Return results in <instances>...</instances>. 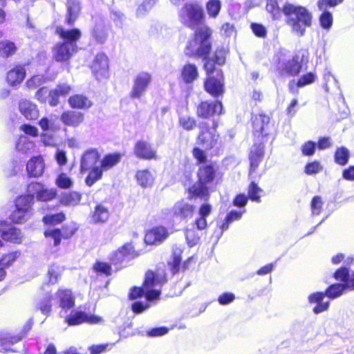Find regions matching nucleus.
<instances>
[{
    "instance_id": "f257e3e1",
    "label": "nucleus",
    "mask_w": 354,
    "mask_h": 354,
    "mask_svg": "<svg viewBox=\"0 0 354 354\" xmlns=\"http://www.w3.org/2000/svg\"><path fill=\"white\" fill-rule=\"evenodd\" d=\"M212 33V28L207 25L197 27L187 43L185 54L189 58L203 60V69L206 75L203 82L204 90L217 98L225 93V77L221 67L226 63L227 50L220 46L210 55Z\"/></svg>"
},
{
    "instance_id": "f03ea898",
    "label": "nucleus",
    "mask_w": 354,
    "mask_h": 354,
    "mask_svg": "<svg viewBox=\"0 0 354 354\" xmlns=\"http://www.w3.org/2000/svg\"><path fill=\"white\" fill-rule=\"evenodd\" d=\"M55 34L62 41L55 43L52 47L53 59L58 63L69 64L74 55L78 51L77 42L82 37V32L77 28L64 29L57 26Z\"/></svg>"
},
{
    "instance_id": "7ed1b4c3",
    "label": "nucleus",
    "mask_w": 354,
    "mask_h": 354,
    "mask_svg": "<svg viewBox=\"0 0 354 354\" xmlns=\"http://www.w3.org/2000/svg\"><path fill=\"white\" fill-rule=\"evenodd\" d=\"M217 177V167L214 162L198 166L196 171L197 180L185 189L190 201L200 199L209 201L211 196L209 186L214 183Z\"/></svg>"
},
{
    "instance_id": "20e7f679",
    "label": "nucleus",
    "mask_w": 354,
    "mask_h": 354,
    "mask_svg": "<svg viewBox=\"0 0 354 354\" xmlns=\"http://www.w3.org/2000/svg\"><path fill=\"white\" fill-rule=\"evenodd\" d=\"M282 12L286 24L298 37L304 36L306 29L313 26V14L306 6L286 2L282 7Z\"/></svg>"
},
{
    "instance_id": "39448f33",
    "label": "nucleus",
    "mask_w": 354,
    "mask_h": 354,
    "mask_svg": "<svg viewBox=\"0 0 354 354\" xmlns=\"http://www.w3.org/2000/svg\"><path fill=\"white\" fill-rule=\"evenodd\" d=\"M199 131L196 140V144L206 150L219 149L222 142L217 129L218 121L213 120L212 126L206 122H201L198 126Z\"/></svg>"
},
{
    "instance_id": "423d86ee",
    "label": "nucleus",
    "mask_w": 354,
    "mask_h": 354,
    "mask_svg": "<svg viewBox=\"0 0 354 354\" xmlns=\"http://www.w3.org/2000/svg\"><path fill=\"white\" fill-rule=\"evenodd\" d=\"M178 19L183 26L194 29L205 21L203 8L196 1L186 2L178 12Z\"/></svg>"
},
{
    "instance_id": "0eeeda50",
    "label": "nucleus",
    "mask_w": 354,
    "mask_h": 354,
    "mask_svg": "<svg viewBox=\"0 0 354 354\" xmlns=\"http://www.w3.org/2000/svg\"><path fill=\"white\" fill-rule=\"evenodd\" d=\"M167 274L163 268L156 267L154 270H148L145 274L143 286L145 287V297L151 301L159 298L160 290L153 289L155 286H161L167 282Z\"/></svg>"
},
{
    "instance_id": "6e6552de",
    "label": "nucleus",
    "mask_w": 354,
    "mask_h": 354,
    "mask_svg": "<svg viewBox=\"0 0 354 354\" xmlns=\"http://www.w3.org/2000/svg\"><path fill=\"white\" fill-rule=\"evenodd\" d=\"M252 133L254 140L267 141L270 134V117L263 112L251 117Z\"/></svg>"
},
{
    "instance_id": "1a4fd4ad",
    "label": "nucleus",
    "mask_w": 354,
    "mask_h": 354,
    "mask_svg": "<svg viewBox=\"0 0 354 354\" xmlns=\"http://www.w3.org/2000/svg\"><path fill=\"white\" fill-rule=\"evenodd\" d=\"M195 113L199 119L207 120L223 113V103L220 100H203L195 106Z\"/></svg>"
},
{
    "instance_id": "9d476101",
    "label": "nucleus",
    "mask_w": 354,
    "mask_h": 354,
    "mask_svg": "<svg viewBox=\"0 0 354 354\" xmlns=\"http://www.w3.org/2000/svg\"><path fill=\"white\" fill-rule=\"evenodd\" d=\"M90 68L97 80L102 81L109 79L110 72L108 56L104 53H97L90 65Z\"/></svg>"
},
{
    "instance_id": "9b49d317",
    "label": "nucleus",
    "mask_w": 354,
    "mask_h": 354,
    "mask_svg": "<svg viewBox=\"0 0 354 354\" xmlns=\"http://www.w3.org/2000/svg\"><path fill=\"white\" fill-rule=\"evenodd\" d=\"M27 192L31 193L37 201L41 202H48L53 201L57 196V192L55 189H48L39 182L34 181L30 183L27 186Z\"/></svg>"
},
{
    "instance_id": "f8f14e48",
    "label": "nucleus",
    "mask_w": 354,
    "mask_h": 354,
    "mask_svg": "<svg viewBox=\"0 0 354 354\" xmlns=\"http://www.w3.org/2000/svg\"><path fill=\"white\" fill-rule=\"evenodd\" d=\"M103 321L100 316L93 314H88L82 310L72 311L65 317V322L68 326H77L84 323L96 324Z\"/></svg>"
},
{
    "instance_id": "ddd939ff",
    "label": "nucleus",
    "mask_w": 354,
    "mask_h": 354,
    "mask_svg": "<svg viewBox=\"0 0 354 354\" xmlns=\"http://www.w3.org/2000/svg\"><path fill=\"white\" fill-rule=\"evenodd\" d=\"M133 153L136 158L141 160H157L158 156L152 145L145 140H138L133 147Z\"/></svg>"
},
{
    "instance_id": "4468645a",
    "label": "nucleus",
    "mask_w": 354,
    "mask_h": 354,
    "mask_svg": "<svg viewBox=\"0 0 354 354\" xmlns=\"http://www.w3.org/2000/svg\"><path fill=\"white\" fill-rule=\"evenodd\" d=\"M169 235V232L166 227L156 225L146 231L144 241L147 245H158L165 241Z\"/></svg>"
},
{
    "instance_id": "2eb2a0df",
    "label": "nucleus",
    "mask_w": 354,
    "mask_h": 354,
    "mask_svg": "<svg viewBox=\"0 0 354 354\" xmlns=\"http://www.w3.org/2000/svg\"><path fill=\"white\" fill-rule=\"evenodd\" d=\"M308 62V55L304 53L299 52L295 54L285 64L283 70L285 72L291 76H297L299 74L303 68V65Z\"/></svg>"
},
{
    "instance_id": "dca6fc26",
    "label": "nucleus",
    "mask_w": 354,
    "mask_h": 354,
    "mask_svg": "<svg viewBox=\"0 0 354 354\" xmlns=\"http://www.w3.org/2000/svg\"><path fill=\"white\" fill-rule=\"evenodd\" d=\"M265 141L254 140L248 154L250 160V173H254L259 167L265 154Z\"/></svg>"
},
{
    "instance_id": "f3484780",
    "label": "nucleus",
    "mask_w": 354,
    "mask_h": 354,
    "mask_svg": "<svg viewBox=\"0 0 354 354\" xmlns=\"http://www.w3.org/2000/svg\"><path fill=\"white\" fill-rule=\"evenodd\" d=\"M57 304L59 308L67 311L75 306V296L70 288L60 287L55 293Z\"/></svg>"
},
{
    "instance_id": "a211bd4d",
    "label": "nucleus",
    "mask_w": 354,
    "mask_h": 354,
    "mask_svg": "<svg viewBox=\"0 0 354 354\" xmlns=\"http://www.w3.org/2000/svg\"><path fill=\"white\" fill-rule=\"evenodd\" d=\"M171 212L173 218L187 220L194 216L195 206L183 200L179 201L173 205Z\"/></svg>"
},
{
    "instance_id": "6ab92c4d",
    "label": "nucleus",
    "mask_w": 354,
    "mask_h": 354,
    "mask_svg": "<svg viewBox=\"0 0 354 354\" xmlns=\"http://www.w3.org/2000/svg\"><path fill=\"white\" fill-rule=\"evenodd\" d=\"M151 80V76L149 73H139L134 80L133 87L130 93L131 98H139L146 91Z\"/></svg>"
},
{
    "instance_id": "aec40b11",
    "label": "nucleus",
    "mask_w": 354,
    "mask_h": 354,
    "mask_svg": "<svg viewBox=\"0 0 354 354\" xmlns=\"http://www.w3.org/2000/svg\"><path fill=\"white\" fill-rule=\"evenodd\" d=\"M60 120L64 126L77 128L84 122V114L75 110H66L60 115Z\"/></svg>"
},
{
    "instance_id": "412c9836",
    "label": "nucleus",
    "mask_w": 354,
    "mask_h": 354,
    "mask_svg": "<svg viewBox=\"0 0 354 354\" xmlns=\"http://www.w3.org/2000/svg\"><path fill=\"white\" fill-rule=\"evenodd\" d=\"M66 8L65 24L73 26L81 13V3L79 0H66Z\"/></svg>"
},
{
    "instance_id": "4be33fe9",
    "label": "nucleus",
    "mask_w": 354,
    "mask_h": 354,
    "mask_svg": "<svg viewBox=\"0 0 354 354\" xmlns=\"http://www.w3.org/2000/svg\"><path fill=\"white\" fill-rule=\"evenodd\" d=\"M45 165L41 155L32 157L26 163V171L28 177L38 178L41 176L44 170Z\"/></svg>"
},
{
    "instance_id": "5701e85b",
    "label": "nucleus",
    "mask_w": 354,
    "mask_h": 354,
    "mask_svg": "<svg viewBox=\"0 0 354 354\" xmlns=\"http://www.w3.org/2000/svg\"><path fill=\"white\" fill-rule=\"evenodd\" d=\"M68 104L73 110H88L93 105L92 100L86 95L76 93L71 95L68 99Z\"/></svg>"
},
{
    "instance_id": "b1692460",
    "label": "nucleus",
    "mask_w": 354,
    "mask_h": 354,
    "mask_svg": "<svg viewBox=\"0 0 354 354\" xmlns=\"http://www.w3.org/2000/svg\"><path fill=\"white\" fill-rule=\"evenodd\" d=\"M100 162V154L96 149L86 150L82 155L80 162V171H88L91 167Z\"/></svg>"
},
{
    "instance_id": "393cba45",
    "label": "nucleus",
    "mask_w": 354,
    "mask_h": 354,
    "mask_svg": "<svg viewBox=\"0 0 354 354\" xmlns=\"http://www.w3.org/2000/svg\"><path fill=\"white\" fill-rule=\"evenodd\" d=\"M326 296L324 292H315L309 295L308 297V302L310 304H316L313 308V311L315 314H319L328 309L330 305L329 301H324V299Z\"/></svg>"
},
{
    "instance_id": "a878e982",
    "label": "nucleus",
    "mask_w": 354,
    "mask_h": 354,
    "mask_svg": "<svg viewBox=\"0 0 354 354\" xmlns=\"http://www.w3.org/2000/svg\"><path fill=\"white\" fill-rule=\"evenodd\" d=\"M26 69L22 65H17L7 72L6 80L11 86L21 84L26 77Z\"/></svg>"
},
{
    "instance_id": "bb28decb",
    "label": "nucleus",
    "mask_w": 354,
    "mask_h": 354,
    "mask_svg": "<svg viewBox=\"0 0 354 354\" xmlns=\"http://www.w3.org/2000/svg\"><path fill=\"white\" fill-rule=\"evenodd\" d=\"M198 67L194 63H186L181 68L180 77L186 84H192L198 78Z\"/></svg>"
},
{
    "instance_id": "cd10ccee",
    "label": "nucleus",
    "mask_w": 354,
    "mask_h": 354,
    "mask_svg": "<svg viewBox=\"0 0 354 354\" xmlns=\"http://www.w3.org/2000/svg\"><path fill=\"white\" fill-rule=\"evenodd\" d=\"M19 109L20 113L28 120H35L39 115L36 104L27 100L19 102Z\"/></svg>"
},
{
    "instance_id": "c85d7f7f",
    "label": "nucleus",
    "mask_w": 354,
    "mask_h": 354,
    "mask_svg": "<svg viewBox=\"0 0 354 354\" xmlns=\"http://www.w3.org/2000/svg\"><path fill=\"white\" fill-rule=\"evenodd\" d=\"M90 217L93 223H105L109 218V209L102 203H99L91 213Z\"/></svg>"
},
{
    "instance_id": "c756f323",
    "label": "nucleus",
    "mask_w": 354,
    "mask_h": 354,
    "mask_svg": "<svg viewBox=\"0 0 354 354\" xmlns=\"http://www.w3.org/2000/svg\"><path fill=\"white\" fill-rule=\"evenodd\" d=\"M1 237L6 242L19 244L22 241L23 235L20 229L15 227H11L2 231L1 233Z\"/></svg>"
},
{
    "instance_id": "7c9ffc66",
    "label": "nucleus",
    "mask_w": 354,
    "mask_h": 354,
    "mask_svg": "<svg viewBox=\"0 0 354 354\" xmlns=\"http://www.w3.org/2000/svg\"><path fill=\"white\" fill-rule=\"evenodd\" d=\"M191 259V258H189L182 263V258L180 255L177 253H173L171 261L168 262L171 274L174 275L178 273L181 270H185L187 269Z\"/></svg>"
},
{
    "instance_id": "2f4dec72",
    "label": "nucleus",
    "mask_w": 354,
    "mask_h": 354,
    "mask_svg": "<svg viewBox=\"0 0 354 354\" xmlns=\"http://www.w3.org/2000/svg\"><path fill=\"white\" fill-rule=\"evenodd\" d=\"M17 44L10 40L0 41V59H8L14 56L17 52Z\"/></svg>"
},
{
    "instance_id": "473e14b6",
    "label": "nucleus",
    "mask_w": 354,
    "mask_h": 354,
    "mask_svg": "<svg viewBox=\"0 0 354 354\" xmlns=\"http://www.w3.org/2000/svg\"><path fill=\"white\" fill-rule=\"evenodd\" d=\"M122 154L120 152L109 153L104 156L100 165L104 171H108L116 166L120 161Z\"/></svg>"
},
{
    "instance_id": "72a5a7b5",
    "label": "nucleus",
    "mask_w": 354,
    "mask_h": 354,
    "mask_svg": "<svg viewBox=\"0 0 354 354\" xmlns=\"http://www.w3.org/2000/svg\"><path fill=\"white\" fill-rule=\"evenodd\" d=\"M65 270L64 266L59 265L57 263H51L48 269L47 276L48 283L55 285L58 283L60 279L62 272Z\"/></svg>"
},
{
    "instance_id": "f704fd0d",
    "label": "nucleus",
    "mask_w": 354,
    "mask_h": 354,
    "mask_svg": "<svg viewBox=\"0 0 354 354\" xmlns=\"http://www.w3.org/2000/svg\"><path fill=\"white\" fill-rule=\"evenodd\" d=\"M178 124L183 130L189 132L197 128L198 122L192 115L180 114L178 118Z\"/></svg>"
},
{
    "instance_id": "c9c22d12",
    "label": "nucleus",
    "mask_w": 354,
    "mask_h": 354,
    "mask_svg": "<svg viewBox=\"0 0 354 354\" xmlns=\"http://www.w3.org/2000/svg\"><path fill=\"white\" fill-rule=\"evenodd\" d=\"M82 195L77 192H68L64 193L59 198V203L63 206H75L81 201Z\"/></svg>"
},
{
    "instance_id": "e433bc0d",
    "label": "nucleus",
    "mask_w": 354,
    "mask_h": 354,
    "mask_svg": "<svg viewBox=\"0 0 354 354\" xmlns=\"http://www.w3.org/2000/svg\"><path fill=\"white\" fill-rule=\"evenodd\" d=\"M35 203L33 195L31 193L22 194L18 196L15 202V207H19L30 214L32 205Z\"/></svg>"
},
{
    "instance_id": "4c0bfd02",
    "label": "nucleus",
    "mask_w": 354,
    "mask_h": 354,
    "mask_svg": "<svg viewBox=\"0 0 354 354\" xmlns=\"http://www.w3.org/2000/svg\"><path fill=\"white\" fill-rule=\"evenodd\" d=\"M105 171L101 165L93 166L88 169V173L85 178V183L87 186H93L97 181L102 179L103 172Z\"/></svg>"
},
{
    "instance_id": "58836bf2",
    "label": "nucleus",
    "mask_w": 354,
    "mask_h": 354,
    "mask_svg": "<svg viewBox=\"0 0 354 354\" xmlns=\"http://www.w3.org/2000/svg\"><path fill=\"white\" fill-rule=\"evenodd\" d=\"M53 295L47 292L42 298H41L36 306V310L40 311L44 315H48L52 310Z\"/></svg>"
},
{
    "instance_id": "ea45409f",
    "label": "nucleus",
    "mask_w": 354,
    "mask_h": 354,
    "mask_svg": "<svg viewBox=\"0 0 354 354\" xmlns=\"http://www.w3.org/2000/svg\"><path fill=\"white\" fill-rule=\"evenodd\" d=\"M92 270L97 275L109 277L113 273V269L109 262L97 260L92 266Z\"/></svg>"
},
{
    "instance_id": "a19ab883",
    "label": "nucleus",
    "mask_w": 354,
    "mask_h": 354,
    "mask_svg": "<svg viewBox=\"0 0 354 354\" xmlns=\"http://www.w3.org/2000/svg\"><path fill=\"white\" fill-rule=\"evenodd\" d=\"M136 179L138 185L145 188L152 185L153 182L151 174L147 169L138 170L136 173Z\"/></svg>"
},
{
    "instance_id": "79ce46f5",
    "label": "nucleus",
    "mask_w": 354,
    "mask_h": 354,
    "mask_svg": "<svg viewBox=\"0 0 354 354\" xmlns=\"http://www.w3.org/2000/svg\"><path fill=\"white\" fill-rule=\"evenodd\" d=\"M58 228L60 230L63 239L68 240L73 238L77 234L80 229V226L76 222L71 221Z\"/></svg>"
},
{
    "instance_id": "37998d69",
    "label": "nucleus",
    "mask_w": 354,
    "mask_h": 354,
    "mask_svg": "<svg viewBox=\"0 0 354 354\" xmlns=\"http://www.w3.org/2000/svg\"><path fill=\"white\" fill-rule=\"evenodd\" d=\"M263 190L254 181L250 182L248 187V196L250 201L261 203Z\"/></svg>"
},
{
    "instance_id": "c03bdc74",
    "label": "nucleus",
    "mask_w": 354,
    "mask_h": 354,
    "mask_svg": "<svg viewBox=\"0 0 354 354\" xmlns=\"http://www.w3.org/2000/svg\"><path fill=\"white\" fill-rule=\"evenodd\" d=\"M126 259L128 257L135 258L140 256V252L136 250L132 242H127L116 250Z\"/></svg>"
},
{
    "instance_id": "a18cd8bd",
    "label": "nucleus",
    "mask_w": 354,
    "mask_h": 354,
    "mask_svg": "<svg viewBox=\"0 0 354 354\" xmlns=\"http://www.w3.org/2000/svg\"><path fill=\"white\" fill-rule=\"evenodd\" d=\"M66 218V214L63 212L56 214H46L42 218V222L47 225H57L63 223Z\"/></svg>"
},
{
    "instance_id": "49530a36",
    "label": "nucleus",
    "mask_w": 354,
    "mask_h": 354,
    "mask_svg": "<svg viewBox=\"0 0 354 354\" xmlns=\"http://www.w3.org/2000/svg\"><path fill=\"white\" fill-rule=\"evenodd\" d=\"M349 151L345 147H337L334 153L335 162L340 166L346 165L349 160Z\"/></svg>"
},
{
    "instance_id": "de8ad7c7",
    "label": "nucleus",
    "mask_w": 354,
    "mask_h": 354,
    "mask_svg": "<svg viewBox=\"0 0 354 354\" xmlns=\"http://www.w3.org/2000/svg\"><path fill=\"white\" fill-rule=\"evenodd\" d=\"M44 236L47 240L53 242L54 247L59 246L63 239L60 230L57 227L45 230Z\"/></svg>"
},
{
    "instance_id": "09e8293b",
    "label": "nucleus",
    "mask_w": 354,
    "mask_h": 354,
    "mask_svg": "<svg viewBox=\"0 0 354 354\" xmlns=\"http://www.w3.org/2000/svg\"><path fill=\"white\" fill-rule=\"evenodd\" d=\"M346 288H347L346 284L333 283L329 286L324 292L326 297L333 299L342 295Z\"/></svg>"
},
{
    "instance_id": "8fccbe9b",
    "label": "nucleus",
    "mask_w": 354,
    "mask_h": 354,
    "mask_svg": "<svg viewBox=\"0 0 354 354\" xmlns=\"http://www.w3.org/2000/svg\"><path fill=\"white\" fill-rule=\"evenodd\" d=\"M20 254L21 252L19 250L3 254L0 258V266L3 267L6 270L17 261Z\"/></svg>"
},
{
    "instance_id": "3c124183",
    "label": "nucleus",
    "mask_w": 354,
    "mask_h": 354,
    "mask_svg": "<svg viewBox=\"0 0 354 354\" xmlns=\"http://www.w3.org/2000/svg\"><path fill=\"white\" fill-rule=\"evenodd\" d=\"M30 216V214L28 212L19 207H15V210L10 215L9 218L12 223L21 224L25 223Z\"/></svg>"
},
{
    "instance_id": "603ef678",
    "label": "nucleus",
    "mask_w": 354,
    "mask_h": 354,
    "mask_svg": "<svg viewBox=\"0 0 354 354\" xmlns=\"http://www.w3.org/2000/svg\"><path fill=\"white\" fill-rule=\"evenodd\" d=\"M22 338L23 335H20L19 333H6L0 337V346L4 347L8 351L7 346L18 343Z\"/></svg>"
},
{
    "instance_id": "864d4df0",
    "label": "nucleus",
    "mask_w": 354,
    "mask_h": 354,
    "mask_svg": "<svg viewBox=\"0 0 354 354\" xmlns=\"http://www.w3.org/2000/svg\"><path fill=\"white\" fill-rule=\"evenodd\" d=\"M205 8L210 18H216L221 9V1L220 0H209L206 2Z\"/></svg>"
},
{
    "instance_id": "5fc2aeb1",
    "label": "nucleus",
    "mask_w": 354,
    "mask_h": 354,
    "mask_svg": "<svg viewBox=\"0 0 354 354\" xmlns=\"http://www.w3.org/2000/svg\"><path fill=\"white\" fill-rule=\"evenodd\" d=\"M55 185L60 189H67L73 185L72 179L66 173H60L55 179Z\"/></svg>"
},
{
    "instance_id": "6e6d98bb",
    "label": "nucleus",
    "mask_w": 354,
    "mask_h": 354,
    "mask_svg": "<svg viewBox=\"0 0 354 354\" xmlns=\"http://www.w3.org/2000/svg\"><path fill=\"white\" fill-rule=\"evenodd\" d=\"M192 156L196 160L197 165L208 164L206 151L199 147H194L192 151Z\"/></svg>"
},
{
    "instance_id": "4d7b16f0",
    "label": "nucleus",
    "mask_w": 354,
    "mask_h": 354,
    "mask_svg": "<svg viewBox=\"0 0 354 354\" xmlns=\"http://www.w3.org/2000/svg\"><path fill=\"white\" fill-rule=\"evenodd\" d=\"M91 36L95 41L102 44L108 37V32L106 28L96 26L91 31Z\"/></svg>"
},
{
    "instance_id": "13d9d810",
    "label": "nucleus",
    "mask_w": 354,
    "mask_h": 354,
    "mask_svg": "<svg viewBox=\"0 0 354 354\" xmlns=\"http://www.w3.org/2000/svg\"><path fill=\"white\" fill-rule=\"evenodd\" d=\"M187 243L189 247L195 246L201 239V236L196 230L186 229L185 232Z\"/></svg>"
},
{
    "instance_id": "bf43d9fd",
    "label": "nucleus",
    "mask_w": 354,
    "mask_h": 354,
    "mask_svg": "<svg viewBox=\"0 0 354 354\" xmlns=\"http://www.w3.org/2000/svg\"><path fill=\"white\" fill-rule=\"evenodd\" d=\"M266 10L272 15L273 19H278L282 12V8H280L277 0H268L266 4Z\"/></svg>"
},
{
    "instance_id": "052dcab7",
    "label": "nucleus",
    "mask_w": 354,
    "mask_h": 354,
    "mask_svg": "<svg viewBox=\"0 0 354 354\" xmlns=\"http://www.w3.org/2000/svg\"><path fill=\"white\" fill-rule=\"evenodd\" d=\"M243 212L241 211H230L225 218L224 222L222 225V230H226L230 223L234 221L239 220L242 216Z\"/></svg>"
},
{
    "instance_id": "680f3d73",
    "label": "nucleus",
    "mask_w": 354,
    "mask_h": 354,
    "mask_svg": "<svg viewBox=\"0 0 354 354\" xmlns=\"http://www.w3.org/2000/svg\"><path fill=\"white\" fill-rule=\"evenodd\" d=\"M253 34L259 38H266L267 37V30L266 27L259 23L252 22L250 25Z\"/></svg>"
},
{
    "instance_id": "e2e57ef3",
    "label": "nucleus",
    "mask_w": 354,
    "mask_h": 354,
    "mask_svg": "<svg viewBox=\"0 0 354 354\" xmlns=\"http://www.w3.org/2000/svg\"><path fill=\"white\" fill-rule=\"evenodd\" d=\"M323 201L320 196H315L310 202V208L313 214L319 215L323 209Z\"/></svg>"
},
{
    "instance_id": "0e129e2a",
    "label": "nucleus",
    "mask_w": 354,
    "mask_h": 354,
    "mask_svg": "<svg viewBox=\"0 0 354 354\" xmlns=\"http://www.w3.org/2000/svg\"><path fill=\"white\" fill-rule=\"evenodd\" d=\"M323 167L318 160L308 162L304 167V172L307 175L316 174L322 170Z\"/></svg>"
},
{
    "instance_id": "69168bd1",
    "label": "nucleus",
    "mask_w": 354,
    "mask_h": 354,
    "mask_svg": "<svg viewBox=\"0 0 354 354\" xmlns=\"http://www.w3.org/2000/svg\"><path fill=\"white\" fill-rule=\"evenodd\" d=\"M320 26L326 30L330 28L333 24V16L331 13L326 10L319 16Z\"/></svg>"
},
{
    "instance_id": "338daca9",
    "label": "nucleus",
    "mask_w": 354,
    "mask_h": 354,
    "mask_svg": "<svg viewBox=\"0 0 354 354\" xmlns=\"http://www.w3.org/2000/svg\"><path fill=\"white\" fill-rule=\"evenodd\" d=\"M145 287L143 286V283L141 286H133L130 288L128 293V299L129 300H136L145 296Z\"/></svg>"
},
{
    "instance_id": "774afa93",
    "label": "nucleus",
    "mask_w": 354,
    "mask_h": 354,
    "mask_svg": "<svg viewBox=\"0 0 354 354\" xmlns=\"http://www.w3.org/2000/svg\"><path fill=\"white\" fill-rule=\"evenodd\" d=\"M316 75L314 73L309 72L301 75L297 82V87H303L306 85L313 83L315 81Z\"/></svg>"
}]
</instances>
